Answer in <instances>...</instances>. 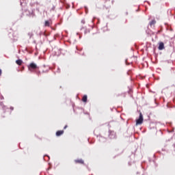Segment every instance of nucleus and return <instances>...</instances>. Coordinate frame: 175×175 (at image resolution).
<instances>
[{
    "mask_svg": "<svg viewBox=\"0 0 175 175\" xmlns=\"http://www.w3.org/2000/svg\"><path fill=\"white\" fill-rule=\"evenodd\" d=\"M37 68H38V66L35 63H31L28 66V69L29 70H30V72H32L33 70H35Z\"/></svg>",
    "mask_w": 175,
    "mask_h": 175,
    "instance_id": "f257e3e1",
    "label": "nucleus"
},
{
    "mask_svg": "<svg viewBox=\"0 0 175 175\" xmlns=\"http://www.w3.org/2000/svg\"><path fill=\"white\" fill-rule=\"evenodd\" d=\"M143 124V115L139 113V118L136 120V125H142Z\"/></svg>",
    "mask_w": 175,
    "mask_h": 175,
    "instance_id": "f03ea898",
    "label": "nucleus"
},
{
    "mask_svg": "<svg viewBox=\"0 0 175 175\" xmlns=\"http://www.w3.org/2000/svg\"><path fill=\"white\" fill-rule=\"evenodd\" d=\"M165 49V44L163 42H160L159 45V50H163Z\"/></svg>",
    "mask_w": 175,
    "mask_h": 175,
    "instance_id": "7ed1b4c3",
    "label": "nucleus"
},
{
    "mask_svg": "<svg viewBox=\"0 0 175 175\" xmlns=\"http://www.w3.org/2000/svg\"><path fill=\"white\" fill-rule=\"evenodd\" d=\"M61 135H64V131H58L56 132V136H61Z\"/></svg>",
    "mask_w": 175,
    "mask_h": 175,
    "instance_id": "20e7f679",
    "label": "nucleus"
},
{
    "mask_svg": "<svg viewBox=\"0 0 175 175\" xmlns=\"http://www.w3.org/2000/svg\"><path fill=\"white\" fill-rule=\"evenodd\" d=\"M110 139H114L116 137V133L114 132H112L111 134H109Z\"/></svg>",
    "mask_w": 175,
    "mask_h": 175,
    "instance_id": "39448f33",
    "label": "nucleus"
},
{
    "mask_svg": "<svg viewBox=\"0 0 175 175\" xmlns=\"http://www.w3.org/2000/svg\"><path fill=\"white\" fill-rule=\"evenodd\" d=\"M16 64H17V65H21L23 64V60L21 59H18L16 61Z\"/></svg>",
    "mask_w": 175,
    "mask_h": 175,
    "instance_id": "423d86ee",
    "label": "nucleus"
},
{
    "mask_svg": "<svg viewBox=\"0 0 175 175\" xmlns=\"http://www.w3.org/2000/svg\"><path fill=\"white\" fill-rule=\"evenodd\" d=\"M75 161L76 163H84V161H83V159L75 160Z\"/></svg>",
    "mask_w": 175,
    "mask_h": 175,
    "instance_id": "0eeeda50",
    "label": "nucleus"
},
{
    "mask_svg": "<svg viewBox=\"0 0 175 175\" xmlns=\"http://www.w3.org/2000/svg\"><path fill=\"white\" fill-rule=\"evenodd\" d=\"M82 100L83 102H87V95L83 96Z\"/></svg>",
    "mask_w": 175,
    "mask_h": 175,
    "instance_id": "6e6552de",
    "label": "nucleus"
},
{
    "mask_svg": "<svg viewBox=\"0 0 175 175\" xmlns=\"http://www.w3.org/2000/svg\"><path fill=\"white\" fill-rule=\"evenodd\" d=\"M50 26V22L49 21H45V27H49Z\"/></svg>",
    "mask_w": 175,
    "mask_h": 175,
    "instance_id": "1a4fd4ad",
    "label": "nucleus"
},
{
    "mask_svg": "<svg viewBox=\"0 0 175 175\" xmlns=\"http://www.w3.org/2000/svg\"><path fill=\"white\" fill-rule=\"evenodd\" d=\"M157 23V21H155V20H153V21H152L151 22H150V25H155V23Z\"/></svg>",
    "mask_w": 175,
    "mask_h": 175,
    "instance_id": "9d476101",
    "label": "nucleus"
},
{
    "mask_svg": "<svg viewBox=\"0 0 175 175\" xmlns=\"http://www.w3.org/2000/svg\"><path fill=\"white\" fill-rule=\"evenodd\" d=\"M2 75V70L0 69V76Z\"/></svg>",
    "mask_w": 175,
    "mask_h": 175,
    "instance_id": "9b49d317",
    "label": "nucleus"
},
{
    "mask_svg": "<svg viewBox=\"0 0 175 175\" xmlns=\"http://www.w3.org/2000/svg\"><path fill=\"white\" fill-rule=\"evenodd\" d=\"M66 128H68V126H65L64 129H66Z\"/></svg>",
    "mask_w": 175,
    "mask_h": 175,
    "instance_id": "f8f14e48",
    "label": "nucleus"
},
{
    "mask_svg": "<svg viewBox=\"0 0 175 175\" xmlns=\"http://www.w3.org/2000/svg\"><path fill=\"white\" fill-rule=\"evenodd\" d=\"M10 109H11V110H14L13 107H10Z\"/></svg>",
    "mask_w": 175,
    "mask_h": 175,
    "instance_id": "ddd939ff",
    "label": "nucleus"
},
{
    "mask_svg": "<svg viewBox=\"0 0 175 175\" xmlns=\"http://www.w3.org/2000/svg\"><path fill=\"white\" fill-rule=\"evenodd\" d=\"M102 139H103V137H100V140H102Z\"/></svg>",
    "mask_w": 175,
    "mask_h": 175,
    "instance_id": "4468645a",
    "label": "nucleus"
},
{
    "mask_svg": "<svg viewBox=\"0 0 175 175\" xmlns=\"http://www.w3.org/2000/svg\"><path fill=\"white\" fill-rule=\"evenodd\" d=\"M81 23H83V24H84L85 22L84 21H82Z\"/></svg>",
    "mask_w": 175,
    "mask_h": 175,
    "instance_id": "2eb2a0df",
    "label": "nucleus"
},
{
    "mask_svg": "<svg viewBox=\"0 0 175 175\" xmlns=\"http://www.w3.org/2000/svg\"><path fill=\"white\" fill-rule=\"evenodd\" d=\"M3 103H0V105L2 106Z\"/></svg>",
    "mask_w": 175,
    "mask_h": 175,
    "instance_id": "dca6fc26",
    "label": "nucleus"
},
{
    "mask_svg": "<svg viewBox=\"0 0 175 175\" xmlns=\"http://www.w3.org/2000/svg\"><path fill=\"white\" fill-rule=\"evenodd\" d=\"M1 99H3V96L1 97Z\"/></svg>",
    "mask_w": 175,
    "mask_h": 175,
    "instance_id": "f3484780",
    "label": "nucleus"
}]
</instances>
